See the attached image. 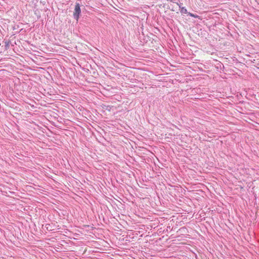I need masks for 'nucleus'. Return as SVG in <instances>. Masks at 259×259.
<instances>
[{
    "mask_svg": "<svg viewBox=\"0 0 259 259\" xmlns=\"http://www.w3.org/2000/svg\"><path fill=\"white\" fill-rule=\"evenodd\" d=\"M75 68H66V82L68 84H66V88L67 86L69 88L70 91H73L75 89H76L77 84L75 82L74 79L75 78V75L74 72ZM69 91V89H66V90Z\"/></svg>",
    "mask_w": 259,
    "mask_h": 259,
    "instance_id": "f257e3e1",
    "label": "nucleus"
},
{
    "mask_svg": "<svg viewBox=\"0 0 259 259\" xmlns=\"http://www.w3.org/2000/svg\"><path fill=\"white\" fill-rule=\"evenodd\" d=\"M80 13L81 10L80 5L78 3H76L74 8V11L73 12V17L76 21H78Z\"/></svg>",
    "mask_w": 259,
    "mask_h": 259,
    "instance_id": "f03ea898",
    "label": "nucleus"
},
{
    "mask_svg": "<svg viewBox=\"0 0 259 259\" xmlns=\"http://www.w3.org/2000/svg\"><path fill=\"white\" fill-rule=\"evenodd\" d=\"M180 10L181 14H188V13L187 10L185 7H181V5H179Z\"/></svg>",
    "mask_w": 259,
    "mask_h": 259,
    "instance_id": "7ed1b4c3",
    "label": "nucleus"
},
{
    "mask_svg": "<svg viewBox=\"0 0 259 259\" xmlns=\"http://www.w3.org/2000/svg\"><path fill=\"white\" fill-rule=\"evenodd\" d=\"M69 100L71 102H69V101L66 100V108L69 107V105L73 106L72 103H74V101L71 100L70 99H69Z\"/></svg>",
    "mask_w": 259,
    "mask_h": 259,
    "instance_id": "20e7f679",
    "label": "nucleus"
},
{
    "mask_svg": "<svg viewBox=\"0 0 259 259\" xmlns=\"http://www.w3.org/2000/svg\"><path fill=\"white\" fill-rule=\"evenodd\" d=\"M188 15H189L190 16H191L192 17L195 18L199 17V16H198L196 14L190 13V12L188 13Z\"/></svg>",
    "mask_w": 259,
    "mask_h": 259,
    "instance_id": "39448f33",
    "label": "nucleus"
},
{
    "mask_svg": "<svg viewBox=\"0 0 259 259\" xmlns=\"http://www.w3.org/2000/svg\"><path fill=\"white\" fill-rule=\"evenodd\" d=\"M70 132V131L66 130V134H65V135H66V136H67V133H69Z\"/></svg>",
    "mask_w": 259,
    "mask_h": 259,
    "instance_id": "423d86ee",
    "label": "nucleus"
},
{
    "mask_svg": "<svg viewBox=\"0 0 259 259\" xmlns=\"http://www.w3.org/2000/svg\"><path fill=\"white\" fill-rule=\"evenodd\" d=\"M68 218H69V217H68V215H67V220L68 221H72L71 218H70L69 219Z\"/></svg>",
    "mask_w": 259,
    "mask_h": 259,
    "instance_id": "0eeeda50",
    "label": "nucleus"
},
{
    "mask_svg": "<svg viewBox=\"0 0 259 259\" xmlns=\"http://www.w3.org/2000/svg\"><path fill=\"white\" fill-rule=\"evenodd\" d=\"M68 254H69V253H66V259L67 257H68Z\"/></svg>",
    "mask_w": 259,
    "mask_h": 259,
    "instance_id": "6e6552de",
    "label": "nucleus"
}]
</instances>
